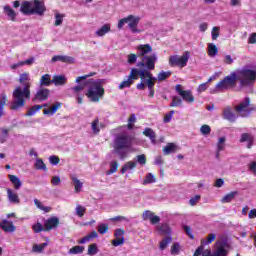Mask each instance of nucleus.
<instances>
[{"label":"nucleus","mask_w":256,"mask_h":256,"mask_svg":"<svg viewBox=\"0 0 256 256\" xmlns=\"http://www.w3.org/2000/svg\"><path fill=\"white\" fill-rule=\"evenodd\" d=\"M183 104V100L179 98L178 96H174L172 98V103L170 104V107H179Z\"/></svg>","instance_id":"13d9d810"},{"label":"nucleus","mask_w":256,"mask_h":256,"mask_svg":"<svg viewBox=\"0 0 256 256\" xmlns=\"http://www.w3.org/2000/svg\"><path fill=\"white\" fill-rule=\"evenodd\" d=\"M85 87H87V81H85L84 83H81L78 86L71 88V91H73L74 95H80L79 93L81 91H83V89H85Z\"/></svg>","instance_id":"8fccbe9b"},{"label":"nucleus","mask_w":256,"mask_h":256,"mask_svg":"<svg viewBox=\"0 0 256 256\" xmlns=\"http://www.w3.org/2000/svg\"><path fill=\"white\" fill-rule=\"evenodd\" d=\"M75 211L77 217H83L85 215V211H87V208L81 205H77Z\"/></svg>","instance_id":"4d7b16f0"},{"label":"nucleus","mask_w":256,"mask_h":256,"mask_svg":"<svg viewBox=\"0 0 256 256\" xmlns=\"http://www.w3.org/2000/svg\"><path fill=\"white\" fill-rule=\"evenodd\" d=\"M219 53V48L213 43L208 44V56L209 57H217V54Z\"/></svg>","instance_id":"4c0bfd02"},{"label":"nucleus","mask_w":256,"mask_h":256,"mask_svg":"<svg viewBox=\"0 0 256 256\" xmlns=\"http://www.w3.org/2000/svg\"><path fill=\"white\" fill-rule=\"evenodd\" d=\"M34 205H36L37 209H40V211H43L44 213L51 212V207L43 206V203H41L39 199H34Z\"/></svg>","instance_id":"79ce46f5"},{"label":"nucleus","mask_w":256,"mask_h":256,"mask_svg":"<svg viewBox=\"0 0 256 256\" xmlns=\"http://www.w3.org/2000/svg\"><path fill=\"white\" fill-rule=\"evenodd\" d=\"M221 28L219 26H214L211 31L212 41H217L219 39V33Z\"/></svg>","instance_id":"864d4df0"},{"label":"nucleus","mask_w":256,"mask_h":256,"mask_svg":"<svg viewBox=\"0 0 256 256\" xmlns=\"http://www.w3.org/2000/svg\"><path fill=\"white\" fill-rule=\"evenodd\" d=\"M237 195H239L238 191L229 192L225 194L220 201L221 203H231V201H233Z\"/></svg>","instance_id":"a878e982"},{"label":"nucleus","mask_w":256,"mask_h":256,"mask_svg":"<svg viewBox=\"0 0 256 256\" xmlns=\"http://www.w3.org/2000/svg\"><path fill=\"white\" fill-rule=\"evenodd\" d=\"M30 81H31V76L28 72H24L20 74V77H19L20 85L25 86L27 85V83H31Z\"/></svg>","instance_id":"e433bc0d"},{"label":"nucleus","mask_w":256,"mask_h":256,"mask_svg":"<svg viewBox=\"0 0 256 256\" xmlns=\"http://www.w3.org/2000/svg\"><path fill=\"white\" fill-rule=\"evenodd\" d=\"M133 137L127 134H120L116 136L113 144V151L115 155H118L121 161L127 159V155H129V151H131V147H133Z\"/></svg>","instance_id":"7ed1b4c3"},{"label":"nucleus","mask_w":256,"mask_h":256,"mask_svg":"<svg viewBox=\"0 0 256 256\" xmlns=\"http://www.w3.org/2000/svg\"><path fill=\"white\" fill-rule=\"evenodd\" d=\"M117 169H119V162H117V160H113L110 162V169L106 172V175H113V173H117Z\"/></svg>","instance_id":"37998d69"},{"label":"nucleus","mask_w":256,"mask_h":256,"mask_svg":"<svg viewBox=\"0 0 256 256\" xmlns=\"http://www.w3.org/2000/svg\"><path fill=\"white\" fill-rule=\"evenodd\" d=\"M139 70L137 68H133L130 71V74L128 75L126 80H123L119 86L118 89L123 90V89H127L129 87H131V85H133V83H135V81H137V79H139Z\"/></svg>","instance_id":"f8f14e48"},{"label":"nucleus","mask_w":256,"mask_h":256,"mask_svg":"<svg viewBox=\"0 0 256 256\" xmlns=\"http://www.w3.org/2000/svg\"><path fill=\"white\" fill-rule=\"evenodd\" d=\"M65 18L64 14L56 13L55 14V27H59V25H63V19Z\"/></svg>","instance_id":"6e6d98bb"},{"label":"nucleus","mask_w":256,"mask_h":256,"mask_svg":"<svg viewBox=\"0 0 256 256\" xmlns=\"http://www.w3.org/2000/svg\"><path fill=\"white\" fill-rule=\"evenodd\" d=\"M7 199L9 203H12L14 205H19L21 203V198H19V194L11 188H7Z\"/></svg>","instance_id":"4468645a"},{"label":"nucleus","mask_w":256,"mask_h":256,"mask_svg":"<svg viewBox=\"0 0 256 256\" xmlns=\"http://www.w3.org/2000/svg\"><path fill=\"white\" fill-rule=\"evenodd\" d=\"M107 33H111V24L106 23L95 31L96 37H105Z\"/></svg>","instance_id":"6ab92c4d"},{"label":"nucleus","mask_w":256,"mask_h":256,"mask_svg":"<svg viewBox=\"0 0 256 256\" xmlns=\"http://www.w3.org/2000/svg\"><path fill=\"white\" fill-rule=\"evenodd\" d=\"M20 11L23 15H43L45 13V3L39 0L24 1L20 6Z\"/></svg>","instance_id":"0eeeda50"},{"label":"nucleus","mask_w":256,"mask_h":256,"mask_svg":"<svg viewBox=\"0 0 256 256\" xmlns=\"http://www.w3.org/2000/svg\"><path fill=\"white\" fill-rule=\"evenodd\" d=\"M171 241H172L171 236L164 238L160 242V246H159L160 251H165V249H167V247H168L169 243H171Z\"/></svg>","instance_id":"de8ad7c7"},{"label":"nucleus","mask_w":256,"mask_h":256,"mask_svg":"<svg viewBox=\"0 0 256 256\" xmlns=\"http://www.w3.org/2000/svg\"><path fill=\"white\" fill-rule=\"evenodd\" d=\"M229 244L223 240H217L214 244V250L211 249L203 250V246L196 249L193 256H227L229 255Z\"/></svg>","instance_id":"423d86ee"},{"label":"nucleus","mask_w":256,"mask_h":256,"mask_svg":"<svg viewBox=\"0 0 256 256\" xmlns=\"http://www.w3.org/2000/svg\"><path fill=\"white\" fill-rule=\"evenodd\" d=\"M101 127H103V124L99 123V118H96L92 121L91 128L95 135L99 134Z\"/></svg>","instance_id":"f704fd0d"},{"label":"nucleus","mask_w":256,"mask_h":256,"mask_svg":"<svg viewBox=\"0 0 256 256\" xmlns=\"http://www.w3.org/2000/svg\"><path fill=\"white\" fill-rule=\"evenodd\" d=\"M123 243H125V238H115L112 240V245L114 247H119V245H123Z\"/></svg>","instance_id":"e2e57ef3"},{"label":"nucleus","mask_w":256,"mask_h":256,"mask_svg":"<svg viewBox=\"0 0 256 256\" xmlns=\"http://www.w3.org/2000/svg\"><path fill=\"white\" fill-rule=\"evenodd\" d=\"M107 231H109V226L107 224H100L98 227V233H100V235H105V233H107Z\"/></svg>","instance_id":"052dcab7"},{"label":"nucleus","mask_w":256,"mask_h":256,"mask_svg":"<svg viewBox=\"0 0 256 256\" xmlns=\"http://www.w3.org/2000/svg\"><path fill=\"white\" fill-rule=\"evenodd\" d=\"M248 169L250 171V173H253L256 177V162H251L249 165H248Z\"/></svg>","instance_id":"338daca9"},{"label":"nucleus","mask_w":256,"mask_h":256,"mask_svg":"<svg viewBox=\"0 0 256 256\" xmlns=\"http://www.w3.org/2000/svg\"><path fill=\"white\" fill-rule=\"evenodd\" d=\"M9 138V129L2 128L0 129V143H5Z\"/></svg>","instance_id":"09e8293b"},{"label":"nucleus","mask_w":256,"mask_h":256,"mask_svg":"<svg viewBox=\"0 0 256 256\" xmlns=\"http://www.w3.org/2000/svg\"><path fill=\"white\" fill-rule=\"evenodd\" d=\"M236 111L240 117H249V115H251V111H255V108L251 107V100L246 98L236 107Z\"/></svg>","instance_id":"9b49d317"},{"label":"nucleus","mask_w":256,"mask_h":256,"mask_svg":"<svg viewBox=\"0 0 256 256\" xmlns=\"http://www.w3.org/2000/svg\"><path fill=\"white\" fill-rule=\"evenodd\" d=\"M237 81H239L241 89L253 87L256 81V70L247 67L236 70L216 84V89H218V91L229 89V87L235 86Z\"/></svg>","instance_id":"f257e3e1"},{"label":"nucleus","mask_w":256,"mask_h":256,"mask_svg":"<svg viewBox=\"0 0 256 256\" xmlns=\"http://www.w3.org/2000/svg\"><path fill=\"white\" fill-rule=\"evenodd\" d=\"M49 242H44L42 244H34L32 246V253H43L45 251V247H48Z\"/></svg>","instance_id":"72a5a7b5"},{"label":"nucleus","mask_w":256,"mask_h":256,"mask_svg":"<svg viewBox=\"0 0 256 256\" xmlns=\"http://www.w3.org/2000/svg\"><path fill=\"white\" fill-rule=\"evenodd\" d=\"M97 237H99V234L97 233V231L93 230L90 234L79 240L78 243L80 245H83L85 243H88V241H91L92 239H97Z\"/></svg>","instance_id":"c85d7f7f"},{"label":"nucleus","mask_w":256,"mask_h":256,"mask_svg":"<svg viewBox=\"0 0 256 256\" xmlns=\"http://www.w3.org/2000/svg\"><path fill=\"white\" fill-rule=\"evenodd\" d=\"M61 107V102H56L50 108L44 109V115H55Z\"/></svg>","instance_id":"cd10ccee"},{"label":"nucleus","mask_w":256,"mask_h":256,"mask_svg":"<svg viewBox=\"0 0 256 256\" xmlns=\"http://www.w3.org/2000/svg\"><path fill=\"white\" fill-rule=\"evenodd\" d=\"M136 49L138 51V57L141 59L137 67H146L148 71H153L155 69V63H157V54L149 56V53H153V47L149 44H140Z\"/></svg>","instance_id":"20e7f679"},{"label":"nucleus","mask_w":256,"mask_h":256,"mask_svg":"<svg viewBox=\"0 0 256 256\" xmlns=\"http://www.w3.org/2000/svg\"><path fill=\"white\" fill-rule=\"evenodd\" d=\"M200 133L204 137H207V135H211V126H209L207 124L202 125L200 128Z\"/></svg>","instance_id":"603ef678"},{"label":"nucleus","mask_w":256,"mask_h":256,"mask_svg":"<svg viewBox=\"0 0 256 256\" xmlns=\"http://www.w3.org/2000/svg\"><path fill=\"white\" fill-rule=\"evenodd\" d=\"M59 225V218L51 217L44 222L45 231H51Z\"/></svg>","instance_id":"f3484780"},{"label":"nucleus","mask_w":256,"mask_h":256,"mask_svg":"<svg viewBox=\"0 0 256 256\" xmlns=\"http://www.w3.org/2000/svg\"><path fill=\"white\" fill-rule=\"evenodd\" d=\"M169 77H171V72H165V71H161L158 76H157V81L161 82V81H165V79H169Z\"/></svg>","instance_id":"5fc2aeb1"},{"label":"nucleus","mask_w":256,"mask_h":256,"mask_svg":"<svg viewBox=\"0 0 256 256\" xmlns=\"http://www.w3.org/2000/svg\"><path fill=\"white\" fill-rule=\"evenodd\" d=\"M70 178H71L72 184L74 185L75 193H81L83 189V182H81V180H79V178H77L76 175H71Z\"/></svg>","instance_id":"412c9836"},{"label":"nucleus","mask_w":256,"mask_h":256,"mask_svg":"<svg viewBox=\"0 0 256 256\" xmlns=\"http://www.w3.org/2000/svg\"><path fill=\"white\" fill-rule=\"evenodd\" d=\"M134 161L143 167L147 165V156L145 154L137 155Z\"/></svg>","instance_id":"49530a36"},{"label":"nucleus","mask_w":256,"mask_h":256,"mask_svg":"<svg viewBox=\"0 0 256 256\" xmlns=\"http://www.w3.org/2000/svg\"><path fill=\"white\" fill-rule=\"evenodd\" d=\"M99 253V248L96 243L90 244L88 246V255H97Z\"/></svg>","instance_id":"3c124183"},{"label":"nucleus","mask_w":256,"mask_h":256,"mask_svg":"<svg viewBox=\"0 0 256 256\" xmlns=\"http://www.w3.org/2000/svg\"><path fill=\"white\" fill-rule=\"evenodd\" d=\"M240 143H247V148L253 147V135L249 133H243L240 138Z\"/></svg>","instance_id":"b1692460"},{"label":"nucleus","mask_w":256,"mask_h":256,"mask_svg":"<svg viewBox=\"0 0 256 256\" xmlns=\"http://www.w3.org/2000/svg\"><path fill=\"white\" fill-rule=\"evenodd\" d=\"M84 251H85V247L74 246L68 251V253L69 255H80V253H83Z\"/></svg>","instance_id":"a18cd8bd"},{"label":"nucleus","mask_w":256,"mask_h":256,"mask_svg":"<svg viewBox=\"0 0 256 256\" xmlns=\"http://www.w3.org/2000/svg\"><path fill=\"white\" fill-rule=\"evenodd\" d=\"M223 118L226 119L227 121H230L231 123H233L235 119H237V117L235 116V114H233V111L229 107H226L224 109Z\"/></svg>","instance_id":"393cba45"},{"label":"nucleus","mask_w":256,"mask_h":256,"mask_svg":"<svg viewBox=\"0 0 256 256\" xmlns=\"http://www.w3.org/2000/svg\"><path fill=\"white\" fill-rule=\"evenodd\" d=\"M225 150V137H221L218 139L217 142V149H216V159H219V155L221 151Z\"/></svg>","instance_id":"2f4dec72"},{"label":"nucleus","mask_w":256,"mask_h":256,"mask_svg":"<svg viewBox=\"0 0 256 256\" xmlns=\"http://www.w3.org/2000/svg\"><path fill=\"white\" fill-rule=\"evenodd\" d=\"M35 169L38 171H47V165H45V162H43V159L37 158L34 163Z\"/></svg>","instance_id":"ea45409f"},{"label":"nucleus","mask_w":256,"mask_h":256,"mask_svg":"<svg viewBox=\"0 0 256 256\" xmlns=\"http://www.w3.org/2000/svg\"><path fill=\"white\" fill-rule=\"evenodd\" d=\"M32 229H33L34 233H41V231H43V224L36 223L32 226Z\"/></svg>","instance_id":"0e129e2a"},{"label":"nucleus","mask_w":256,"mask_h":256,"mask_svg":"<svg viewBox=\"0 0 256 256\" xmlns=\"http://www.w3.org/2000/svg\"><path fill=\"white\" fill-rule=\"evenodd\" d=\"M57 61H60L61 63H69L72 65L75 63V58L71 56H65V55H55L52 57L51 62L52 63H57Z\"/></svg>","instance_id":"2eb2a0df"},{"label":"nucleus","mask_w":256,"mask_h":256,"mask_svg":"<svg viewBox=\"0 0 256 256\" xmlns=\"http://www.w3.org/2000/svg\"><path fill=\"white\" fill-rule=\"evenodd\" d=\"M105 80L103 79H88L86 80V87H88V91L86 92V97L92 103H99L100 99H103V95H105Z\"/></svg>","instance_id":"39448f33"},{"label":"nucleus","mask_w":256,"mask_h":256,"mask_svg":"<svg viewBox=\"0 0 256 256\" xmlns=\"http://www.w3.org/2000/svg\"><path fill=\"white\" fill-rule=\"evenodd\" d=\"M190 55L189 51L184 52L182 56L172 55L169 57L168 63L170 67H180L183 69V67H187Z\"/></svg>","instance_id":"1a4fd4ad"},{"label":"nucleus","mask_w":256,"mask_h":256,"mask_svg":"<svg viewBox=\"0 0 256 256\" xmlns=\"http://www.w3.org/2000/svg\"><path fill=\"white\" fill-rule=\"evenodd\" d=\"M35 97L38 101H47L49 99V89L41 88L36 92Z\"/></svg>","instance_id":"aec40b11"},{"label":"nucleus","mask_w":256,"mask_h":256,"mask_svg":"<svg viewBox=\"0 0 256 256\" xmlns=\"http://www.w3.org/2000/svg\"><path fill=\"white\" fill-rule=\"evenodd\" d=\"M215 239H217V235L215 233H211L206 237V239L201 240V245H211Z\"/></svg>","instance_id":"c03bdc74"},{"label":"nucleus","mask_w":256,"mask_h":256,"mask_svg":"<svg viewBox=\"0 0 256 256\" xmlns=\"http://www.w3.org/2000/svg\"><path fill=\"white\" fill-rule=\"evenodd\" d=\"M179 251H181V245H179V243H174L171 246V254L172 255H179Z\"/></svg>","instance_id":"bf43d9fd"},{"label":"nucleus","mask_w":256,"mask_h":256,"mask_svg":"<svg viewBox=\"0 0 256 256\" xmlns=\"http://www.w3.org/2000/svg\"><path fill=\"white\" fill-rule=\"evenodd\" d=\"M53 83V80H51V75L44 74L40 79V85L43 87H49Z\"/></svg>","instance_id":"58836bf2"},{"label":"nucleus","mask_w":256,"mask_h":256,"mask_svg":"<svg viewBox=\"0 0 256 256\" xmlns=\"http://www.w3.org/2000/svg\"><path fill=\"white\" fill-rule=\"evenodd\" d=\"M0 227L2 229V231H4L5 233H15L16 231V227L15 224H13V222L9 221V220H3L0 223Z\"/></svg>","instance_id":"dca6fc26"},{"label":"nucleus","mask_w":256,"mask_h":256,"mask_svg":"<svg viewBox=\"0 0 256 256\" xmlns=\"http://www.w3.org/2000/svg\"><path fill=\"white\" fill-rule=\"evenodd\" d=\"M176 91L186 103H193V101H195V97H193L191 90H182L181 85H176Z\"/></svg>","instance_id":"ddd939ff"},{"label":"nucleus","mask_w":256,"mask_h":256,"mask_svg":"<svg viewBox=\"0 0 256 256\" xmlns=\"http://www.w3.org/2000/svg\"><path fill=\"white\" fill-rule=\"evenodd\" d=\"M156 182H157V178H155V175H153V173H148L145 176L142 184H144V185H151L152 183H156Z\"/></svg>","instance_id":"a19ab883"},{"label":"nucleus","mask_w":256,"mask_h":256,"mask_svg":"<svg viewBox=\"0 0 256 256\" xmlns=\"http://www.w3.org/2000/svg\"><path fill=\"white\" fill-rule=\"evenodd\" d=\"M141 21V18L134 16V15H129L125 18H122L118 21V29H123L125 25H128V28L132 33H141V30H139L138 25L139 22Z\"/></svg>","instance_id":"6e6552de"},{"label":"nucleus","mask_w":256,"mask_h":256,"mask_svg":"<svg viewBox=\"0 0 256 256\" xmlns=\"http://www.w3.org/2000/svg\"><path fill=\"white\" fill-rule=\"evenodd\" d=\"M248 43L250 45H255L256 43V33H251L248 38Z\"/></svg>","instance_id":"774afa93"},{"label":"nucleus","mask_w":256,"mask_h":256,"mask_svg":"<svg viewBox=\"0 0 256 256\" xmlns=\"http://www.w3.org/2000/svg\"><path fill=\"white\" fill-rule=\"evenodd\" d=\"M52 83L56 87H61L67 84V77H65V75H55L53 76Z\"/></svg>","instance_id":"5701e85b"},{"label":"nucleus","mask_w":256,"mask_h":256,"mask_svg":"<svg viewBox=\"0 0 256 256\" xmlns=\"http://www.w3.org/2000/svg\"><path fill=\"white\" fill-rule=\"evenodd\" d=\"M136 167L137 162H135V160H130L122 166L120 173H122V175H125V173H131V171H133V169H135Z\"/></svg>","instance_id":"a211bd4d"},{"label":"nucleus","mask_w":256,"mask_h":256,"mask_svg":"<svg viewBox=\"0 0 256 256\" xmlns=\"http://www.w3.org/2000/svg\"><path fill=\"white\" fill-rule=\"evenodd\" d=\"M8 178L16 191H19V189L23 187V182H21V179H19V177H17L16 175L9 174Z\"/></svg>","instance_id":"4be33fe9"},{"label":"nucleus","mask_w":256,"mask_h":256,"mask_svg":"<svg viewBox=\"0 0 256 256\" xmlns=\"http://www.w3.org/2000/svg\"><path fill=\"white\" fill-rule=\"evenodd\" d=\"M4 13L7 15L10 21H15L17 13L12 9L11 6H4Z\"/></svg>","instance_id":"7c9ffc66"},{"label":"nucleus","mask_w":256,"mask_h":256,"mask_svg":"<svg viewBox=\"0 0 256 256\" xmlns=\"http://www.w3.org/2000/svg\"><path fill=\"white\" fill-rule=\"evenodd\" d=\"M143 135H145V137H148L150 139L151 143H153V145H155V143H157V141L155 140L157 135L155 134V131H153V129L145 128L143 131Z\"/></svg>","instance_id":"bb28decb"},{"label":"nucleus","mask_w":256,"mask_h":256,"mask_svg":"<svg viewBox=\"0 0 256 256\" xmlns=\"http://www.w3.org/2000/svg\"><path fill=\"white\" fill-rule=\"evenodd\" d=\"M43 107H47V104L44 105H34L33 107L28 109V112L26 113L27 117H33L36 113H39Z\"/></svg>","instance_id":"c756f323"},{"label":"nucleus","mask_w":256,"mask_h":256,"mask_svg":"<svg viewBox=\"0 0 256 256\" xmlns=\"http://www.w3.org/2000/svg\"><path fill=\"white\" fill-rule=\"evenodd\" d=\"M138 75L141 81H143L144 85L148 87V89L155 88V83H157V77L153 76V74L151 73V70L140 69L138 70Z\"/></svg>","instance_id":"9d476101"},{"label":"nucleus","mask_w":256,"mask_h":256,"mask_svg":"<svg viewBox=\"0 0 256 256\" xmlns=\"http://www.w3.org/2000/svg\"><path fill=\"white\" fill-rule=\"evenodd\" d=\"M127 61L130 65H133V63L137 62V55L136 54H129L127 56Z\"/></svg>","instance_id":"69168bd1"},{"label":"nucleus","mask_w":256,"mask_h":256,"mask_svg":"<svg viewBox=\"0 0 256 256\" xmlns=\"http://www.w3.org/2000/svg\"><path fill=\"white\" fill-rule=\"evenodd\" d=\"M175 151H177V145H175L174 143H168L163 148L164 155H171V153H175Z\"/></svg>","instance_id":"c9c22d12"},{"label":"nucleus","mask_w":256,"mask_h":256,"mask_svg":"<svg viewBox=\"0 0 256 256\" xmlns=\"http://www.w3.org/2000/svg\"><path fill=\"white\" fill-rule=\"evenodd\" d=\"M13 101L10 105L12 111H19L25 107V101L31 99V83L27 82L24 86H16L12 93Z\"/></svg>","instance_id":"f03ea898"},{"label":"nucleus","mask_w":256,"mask_h":256,"mask_svg":"<svg viewBox=\"0 0 256 256\" xmlns=\"http://www.w3.org/2000/svg\"><path fill=\"white\" fill-rule=\"evenodd\" d=\"M7 105V94L2 93L0 95V117H3L5 115L4 108Z\"/></svg>","instance_id":"473e14b6"},{"label":"nucleus","mask_w":256,"mask_h":256,"mask_svg":"<svg viewBox=\"0 0 256 256\" xmlns=\"http://www.w3.org/2000/svg\"><path fill=\"white\" fill-rule=\"evenodd\" d=\"M153 212H151V211H149V210H146V211H144L143 212V214H142V219L144 220V221H150L151 220V218L153 217Z\"/></svg>","instance_id":"680f3d73"}]
</instances>
